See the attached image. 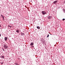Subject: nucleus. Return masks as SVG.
I'll return each mask as SVG.
<instances>
[{
	"instance_id": "f257e3e1",
	"label": "nucleus",
	"mask_w": 65,
	"mask_h": 65,
	"mask_svg": "<svg viewBox=\"0 0 65 65\" xmlns=\"http://www.w3.org/2000/svg\"><path fill=\"white\" fill-rule=\"evenodd\" d=\"M4 48L6 49L8 48V46L6 44H5L4 45Z\"/></svg>"
},
{
	"instance_id": "f03ea898",
	"label": "nucleus",
	"mask_w": 65,
	"mask_h": 65,
	"mask_svg": "<svg viewBox=\"0 0 65 65\" xmlns=\"http://www.w3.org/2000/svg\"><path fill=\"white\" fill-rule=\"evenodd\" d=\"M41 12L42 14H43L44 15L46 14V12L44 11H42Z\"/></svg>"
},
{
	"instance_id": "7ed1b4c3",
	"label": "nucleus",
	"mask_w": 65,
	"mask_h": 65,
	"mask_svg": "<svg viewBox=\"0 0 65 65\" xmlns=\"http://www.w3.org/2000/svg\"><path fill=\"white\" fill-rule=\"evenodd\" d=\"M5 40L6 41L7 40V37H5Z\"/></svg>"
},
{
	"instance_id": "20e7f679",
	"label": "nucleus",
	"mask_w": 65,
	"mask_h": 65,
	"mask_svg": "<svg viewBox=\"0 0 65 65\" xmlns=\"http://www.w3.org/2000/svg\"><path fill=\"white\" fill-rule=\"evenodd\" d=\"M47 18L48 19H51L52 18V17L51 16H49Z\"/></svg>"
},
{
	"instance_id": "39448f33",
	"label": "nucleus",
	"mask_w": 65,
	"mask_h": 65,
	"mask_svg": "<svg viewBox=\"0 0 65 65\" xmlns=\"http://www.w3.org/2000/svg\"><path fill=\"white\" fill-rule=\"evenodd\" d=\"M34 45V43L33 42H31L30 44V45L32 46V45Z\"/></svg>"
},
{
	"instance_id": "423d86ee",
	"label": "nucleus",
	"mask_w": 65,
	"mask_h": 65,
	"mask_svg": "<svg viewBox=\"0 0 65 65\" xmlns=\"http://www.w3.org/2000/svg\"><path fill=\"white\" fill-rule=\"evenodd\" d=\"M4 57L3 56H1V58H2V59H4Z\"/></svg>"
},
{
	"instance_id": "0eeeda50",
	"label": "nucleus",
	"mask_w": 65,
	"mask_h": 65,
	"mask_svg": "<svg viewBox=\"0 0 65 65\" xmlns=\"http://www.w3.org/2000/svg\"><path fill=\"white\" fill-rule=\"evenodd\" d=\"M57 2L58 1H56L53 2V3L55 4V3H57Z\"/></svg>"
},
{
	"instance_id": "6e6552de",
	"label": "nucleus",
	"mask_w": 65,
	"mask_h": 65,
	"mask_svg": "<svg viewBox=\"0 0 65 65\" xmlns=\"http://www.w3.org/2000/svg\"><path fill=\"white\" fill-rule=\"evenodd\" d=\"M16 32L17 33H19V32H20V30H19L18 29H17V30Z\"/></svg>"
},
{
	"instance_id": "1a4fd4ad",
	"label": "nucleus",
	"mask_w": 65,
	"mask_h": 65,
	"mask_svg": "<svg viewBox=\"0 0 65 65\" xmlns=\"http://www.w3.org/2000/svg\"><path fill=\"white\" fill-rule=\"evenodd\" d=\"M63 12H64V13H65V10L63 9Z\"/></svg>"
},
{
	"instance_id": "9d476101",
	"label": "nucleus",
	"mask_w": 65,
	"mask_h": 65,
	"mask_svg": "<svg viewBox=\"0 0 65 65\" xmlns=\"http://www.w3.org/2000/svg\"><path fill=\"white\" fill-rule=\"evenodd\" d=\"M37 29H40V27L39 26H37Z\"/></svg>"
},
{
	"instance_id": "9b49d317",
	"label": "nucleus",
	"mask_w": 65,
	"mask_h": 65,
	"mask_svg": "<svg viewBox=\"0 0 65 65\" xmlns=\"http://www.w3.org/2000/svg\"><path fill=\"white\" fill-rule=\"evenodd\" d=\"M22 35H23L24 36L25 35V34H24V33H21Z\"/></svg>"
},
{
	"instance_id": "f8f14e48",
	"label": "nucleus",
	"mask_w": 65,
	"mask_h": 65,
	"mask_svg": "<svg viewBox=\"0 0 65 65\" xmlns=\"http://www.w3.org/2000/svg\"><path fill=\"white\" fill-rule=\"evenodd\" d=\"M2 18H3V20H4V17L3 16V15H2Z\"/></svg>"
},
{
	"instance_id": "ddd939ff",
	"label": "nucleus",
	"mask_w": 65,
	"mask_h": 65,
	"mask_svg": "<svg viewBox=\"0 0 65 65\" xmlns=\"http://www.w3.org/2000/svg\"><path fill=\"white\" fill-rule=\"evenodd\" d=\"M49 37V35H48L47 37Z\"/></svg>"
},
{
	"instance_id": "4468645a",
	"label": "nucleus",
	"mask_w": 65,
	"mask_h": 65,
	"mask_svg": "<svg viewBox=\"0 0 65 65\" xmlns=\"http://www.w3.org/2000/svg\"><path fill=\"white\" fill-rule=\"evenodd\" d=\"M31 47L32 48H33V47H34V46H31Z\"/></svg>"
},
{
	"instance_id": "2eb2a0df",
	"label": "nucleus",
	"mask_w": 65,
	"mask_h": 65,
	"mask_svg": "<svg viewBox=\"0 0 65 65\" xmlns=\"http://www.w3.org/2000/svg\"><path fill=\"white\" fill-rule=\"evenodd\" d=\"M63 21H64L65 20V19H62Z\"/></svg>"
},
{
	"instance_id": "dca6fc26",
	"label": "nucleus",
	"mask_w": 65,
	"mask_h": 65,
	"mask_svg": "<svg viewBox=\"0 0 65 65\" xmlns=\"http://www.w3.org/2000/svg\"><path fill=\"white\" fill-rule=\"evenodd\" d=\"M3 64V62H1V64Z\"/></svg>"
},
{
	"instance_id": "f3484780",
	"label": "nucleus",
	"mask_w": 65,
	"mask_h": 65,
	"mask_svg": "<svg viewBox=\"0 0 65 65\" xmlns=\"http://www.w3.org/2000/svg\"><path fill=\"white\" fill-rule=\"evenodd\" d=\"M1 17H2V15H1Z\"/></svg>"
},
{
	"instance_id": "a211bd4d",
	"label": "nucleus",
	"mask_w": 65,
	"mask_h": 65,
	"mask_svg": "<svg viewBox=\"0 0 65 65\" xmlns=\"http://www.w3.org/2000/svg\"><path fill=\"white\" fill-rule=\"evenodd\" d=\"M0 36H1V34H0Z\"/></svg>"
},
{
	"instance_id": "6ab92c4d",
	"label": "nucleus",
	"mask_w": 65,
	"mask_h": 65,
	"mask_svg": "<svg viewBox=\"0 0 65 65\" xmlns=\"http://www.w3.org/2000/svg\"><path fill=\"white\" fill-rule=\"evenodd\" d=\"M10 26H9H9H8V27H10Z\"/></svg>"
},
{
	"instance_id": "aec40b11",
	"label": "nucleus",
	"mask_w": 65,
	"mask_h": 65,
	"mask_svg": "<svg viewBox=\"0 0 65 65\" xmlns=\"http://www.w3.org/2000/svg\"><path fill=\"white\" fill-rule=\"evenodd\" d=\"M10 28H11V26H10Z\"/></svg>"
},
{
	"instance_id": "412c9836",
	"label": "nucleus",
	"mask_w": 65,
	"mask_h": 65,
	"mask_svg": "<svg viewBox=\"0 0 65 65\" xmlns=\"http://www.w3.org/2000/svg\"><path fill=\"white\" fill-rule=\"evenodd\" d=\"M3 51H4V49H3Z\"/></svg>"
},
{
	"instance_id": "4be33fe9",
	"label": "nucleus",
	"mask_w": 65,
	"mask_h": 65,
	"mask_svg": "<svg viewBox=\"0 0 65 65\" xmlns=\"http://www.w3.org/2000/svg\"><path fill=\"white\" fill-rule=\"evenodd\" d=\"M1 25H0V27H1Z\"/></svg>"
}]
</instances>
